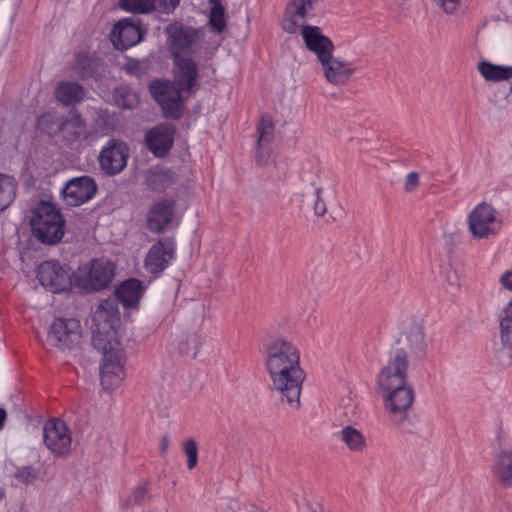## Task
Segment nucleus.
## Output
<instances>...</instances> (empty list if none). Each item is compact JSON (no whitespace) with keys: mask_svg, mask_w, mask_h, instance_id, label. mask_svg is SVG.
Returning a JSON list of instances; mask_svg holds the SVG:
<instances>
[{"mask_svg":"<svg viewBox=\"0 0 512 512\" xmlns=\"http://www.w3.org/2000/svg\"><path fill=\"white\" fill-rule=\"evenodd\" d=\"M498 281L503 289L512 292V267L510 269L505 270L499 276Z\"/></svg>","mask_w":512,"mask_h":512,"instance_id":"43","label":"nucleus"},{"mask_svg":"<svg viewBox=\"0 0 512 512\" xmlns=\"http://www.w3.org/2000/svg\"><path fill=\"white\" fill-rule=\"evenodd\" d=\"M301 35L306 47L316 54L319 61L328 57L334 50L332 41L323 35L317 26H303Z\"/></svg>","mask_w":512,"mask_h":512,"instance_id":"22","label":"nucleus"},{"mask_svg":"<svg viewBox=\"0 0 512 512\" xmlns=\"http://www.w3.org/2000/svg\"><path fill=\"white\" fill-rule=\"evenodd\" d=\"M145 32L140 21L130 17L119 20L114 25L110 37L115 48L126 50L141 42Z\"/></svg>","mask_w":512,"mask_h":512,"instance_id":"14","label":"nucleus"},{"mask_svg":"<svg viewBox=\"0 0 512 512\" xmlns=\"http://www.w3.org/2000/svg\"><path fill=\"white\" fill-rule=\"evenodd\" d=\"M212 5L221 4V0H209Z\"/></svg>","mask_w":512,"mask_h":512,"instance_id":"52","label":"nucleus"},{"mask_svg":"<svg viewBox=\"0 0 512 512\" xmlns=\"http://www.w3.org/2000/svg\"><path fill=\"white\" fill-rule=\"evenodd\" d=\"M480 75L490 82H501L512 79V66L496 65L483 60L477 64Z\"/></svg>","mask_w":512,"mask_h":512,"instance_id":"30","label":"nucleus"},{"mask_svg":"<svg viewBox=\"0 0 512 512\" xmlns=\"http://www.w3.org/2000/svg\"><path fill=\"white\" fill-rule=\"evenodd\" d=\"M92 343L94 347H103L111 340L118 339L120 314L115 299H105L100 302L92 318Z\"/></svg>","mask_w":512,"mask_h":512,"instance_id":"4","label":"nucleus"},{"mask_svg":"<svg viewBox=\"0 0 512 512\" xmlns=\"http://www.w3.org/2000/svg\"><path fill=\"white\" fill-rule=\"evenodd\" d=\"M446 281L451 290L457 291L460 287V277L456 270L450 269L446 272Z\"/></svg>","mask_w":512,"mask_h":512,"instance_id":"41","label":"nucleus"},{"mask_svg":"<svg viewBox=\"0 0 512 512\" xmlns=\"http://www.w3.org/2000/svg\"><path fill=\"white\" fill-rule=\"evenodd\" d=\"M274 134V124L271 119L262 117L258 126V148L272 141Z\"/></svg>","mask_w":512,"mask_h":512,"instance_id":"36","label":"nucleus"},{"mask_svg":"<svg viewBox=\"0 0 512 512\" xmlns=\"http://www.w3.org/2000/svg\"><path fill=\"white\" fill-rule=\"evenodd\" d=\"M150 92L161 106L165 117L177 119L181 116L184 91L173 82L155 80L150 84Z\"/></svg>","mask_w":512,"mask_h":512,"instance_id":"9","label":"nucleus"},{"mask_svg":"<svg viewBox=\"0 0 512 512\" xmlns=\"http://www.w3.org/2000/svg\"><path fill=\"white\" fill-rule=\"evenodd\" d=\"M147 228L152 233L161 234L179 225L176 217L175 202L171 199H160L153 202L146 216Z\"/></svg>","mask_w":512,"mask_h":512,"instance_id":"12","label":"nucleus"},{"mask_svg":"<svg viewBox=\"0 0 512 512\" xmlns=\"http://www.w3.org/2000/svg\"><path fill=\"white\" fill-rule=\"evenodd\" d=\"M114 277V265L106 260H92L80 266L75 274V284L86 292L107 287Z\"/></svg>","mask_w":512,"mask_h":512,"instance_id":"8","label":"nucleus"},{"mask_svg":"<svg viewBox=\"0 0 512 512\" xmlns=\"http://www.w3.org/2000/svg\"><path fill=\"white\" fill-rule=\"evenodd\" d=\"M43 442L54 456L66 457L71 452L72 434L64 421L51 419L44 425Z\"/></svg>","mask_w":512,"mask_h":512,"instance_id":"10","label":"nucleus"},{"mask_svg":"<svg viewBox=\"0 0 512 512\" xmlns=\"http://www.w3.org/2000/svg\"><path fill=\"white\" fill-rule=\"evenodd\" d=\"M435 4L446 14H456L459 10L461 0H433Z\"/></svg>","mask_w":512,"mask_h":512,"instance_id":"40","label":"nucleus"},{"mask_svg":"<svg viewBox=\"0 0 512 512\" xmlns=\"http://www.w3.org/2000/svg\"><path fill=\"white\" fill-rule=\"evenodd\" d=\"M128 155L129 149L124 142L109 140L100 151V167L108 175L118 174L126 167Z\"/></svg>","mask_w":512,"mask_h":512,"instance_id":"16","label":"nucleus"},{"mask_svg":"<svg viewBox=\"0 0 512 512\" xmlns=\"http://www.w3.org/2000/svg\"><path fill=\"white\" fill-rule=\"evenodd\" d=\"M340 406L344 409V414L351 418L356 414V405L351 398H343L340 402Z\"/></svg>","mask_w":512,"mask_h":512,"instance_id":"44","label":"nucleus"},{"mask_svg":"<svg viewBox=\"0 0 512 512\" xmlns=\"http://www.w3.org/2000/svg\"><path fill=\"white\" fill-rule=\"evenodd\" d=\"M119 6L131 13L147 14L155 9L153 0H119Z\"/></svg>","mask_w":512,"mask_h":512,"instance_id":"34","label":"nucleus"},{"mask_svg":"<svg viewBox=\"0 0 512 512\" xmlns=\"http://www.w3.org/2000/svg\"><path fill=\"white\" fill-rule=\"evenodd\" d=\"M44 473L36 467L25 465L15 468L13 478L18 484L30 485L42 480Z\"/></svg>","mask_w":512,"mask_h":512,"instance_id":"33","label":"nucleus"},{"mask_svg":"<svg viewBox=\"0 0 512 512\" xmlns=\"http://www.w3.org/2000/svg\"><path fill=\"white\" fill-rule=\"evenodd\" d=\"M167 45L172 57H186L198 52L204 45L202 29L175 22L166 26Z\"/></svg>","mask_w":512,"mask_h":512,"instance_id":"5","label":"nucleus"},{"mask_svg":"<svg viewBox=\"0 0 512 512\" xmlns=\"http://www.w3.org/2000/svg\"><path fill=\"white\" fill-rule=\"evenodd\" d=\"M467 226L473 239L484 240L499 233L502 220L491 204L481 202L468 214Z\"/></svg>","mask_w":512,"mask_h":512,"instance_id":"7","label":"nucleus"},{"mask_svg":"<svg viewBox=\"0 0 512 512\" xmlns=\"http://www.w3.org/2000/svg\"><path fill=\"white\" fill-rule=\"evenodd\" d=\"M64 218L51 202H41L33 211L30 224L34 236L42 243L54 244L64 235Z\"/></svg>","mask_w":512,"mask_h":512,"instance_id":"3","label":"nucleus"},{"mask_svg":"<svg viewBox=\"0 0 512 512\" xmlns=\"http://www.w3.org/2000/svg\"><path fill=\"white\" fill-rule=\"evenodd\" d=\"M169 444V438L167 436L162 437L160 440V450L162 453H165L168 450Z\"/></svg>","mask_w":512,"mask_h":512,"instance_id":"49","label":"nucleus"},{"mask_svg":"<svg viewBox=\"0 0 512 512\" xmlns=\"http://www.w3.org/2000/svg\"><path fill=\"white\" fill-rule=\"evenodd\" d=\"M175 128L168 123H162L149 129L145 133V144L148 150L156 157L166 156L174 143Z\"/></svg>","mask_w":512,"mask_h":512,"instance_id":"18","label":"nucleus"},{"mask_svg":"<svg viewBox=\"0 0 512 512\" xmlns=\"http://www.w3.org/2000/svg\"><path fill=\"white\" fill-rule=\"evenodd\" d=\"M16 191V180L12 176L0 173V213L14 201Z\"/></svg>","mask_w":512,"mask_h":512,"instance_id":"31","label":"nucleus"},{"mask_svg":"<svg viewBox=\"0 0 512 512\" xmlns=\"http://www.w3.org/2000/svg\"><path fill=\"white\" fill-rule=\"evenodd\" d=\"M174 60V84L180 90L191 92L196 85L198 70L195 61L190 57H172Z\"/></svg>","mask_w":512,"mask_h":512,"instance_id":"20","label":"nucleus"},{"mask_svg":"<svg viewBox=\"0 0 512 512\" xmlns=\"http://www.w3.org/2000/svg\"><path fill=\"white\" fill-rule=\"evenodd\" d=\"M175 254V242L170 238L158 240L153 244L144 259L147 272L158 275L166 269Z\"/></svg>","mask_w":512,"mask_h":512,"instance_id":"17","label":"nucleus"},{"mask_svg":"<svg viewBox=\"0 0 512 512\" xmlns=\"http://www.w3.org/2000/svg\"><path fill=\"white\" fill-rule=\"evenodd\" d=\"M491 473L502 487L512 486V450L501 448L493 455Z\"/></svg>","mask_w":512,"mask_h":512,"instance_id":"23","label":"nucleus"},{"mask_svg":"<svg viewBox=\"0 0 512 512\" xmlns=\"http://www.w3.org/2000/svg\"><path fill=\"white\" fill-rule=\"evenodd\" d=\"M160 8L165 13H170L179 5L180 0H158Z\"/></svg>","mask_w":512,"mask_h":512,"instance_id":"46","label":"nucleus"},{"mask_svg":"<svg viewBox=\"0 0 512 512\" xmlns=\"http://www.w3.org/2000/svg\"><path fill=\"white\" fill-rule=\"evenodd\" d=\"M59 131L62 137L71 143L84 140L88 137L86 124L77 113L71 112L69 116L61 122Z\"/></svg>","mask_w":512,"mask_h":512,"instance_id":"26","label":"nucleus"},{"mask_svg":"<svg viewBox=\"0 0 512 512\" xmlns=\"http://www.w3.org/2000/svg\"><path fill=\"white\" fill-rule=\"evenodd\" d=\"M418 185H419V174L416 172L408 173L406 180H405V184H404L405 191L413 192L418 187Z\"/></svg>","mask_w":512,"mask_h":512,"instance_id":"42","label":"nucleus"},{"mask_svg":"<svg viewBox=\"0 0 512 512\" xmlns=\"http://www.w3.org/2000/svg\"><path fill=\"white\" fill-rule=\"evenodd\" d=\"M319 62L326 80L333 85L347 83L355 71L351 63L334 58L332 53Z\"/></svg>","mask_w":512,"mask_h":512,"instance_id":"21","label":"nucleus"},{"mask_svg":"<svg viewBox=\"0 0 512 512\" xmlns=\"http://www.w3.org/2000/svg\"><path fill=\"white\" fill-rule=\"evenodd\" d=\"M407 370V353L403 349H396L377 378L384 410L396 427H402L409 419L414 401V391L407 381Z\"/></svg>","mask_w":512,"mask_h":512,"instance_id":"2","label":"nucleus"},{"mask_svg":"<svg viewBox=\"0 0 512 512\" xmlns=\"http://www.w3.org/2000/svg\"><path fill=\"white\" fill-rule=\"evenodd\" d=\"M82 338L80 322L74 318L55 319L48 333V341L61 350L76 347Z\"/></svg>","mask_w":512,"mask_h":512,"instance_id":"11","label":"nucleus"},{"mask_svg":"<svg viewBox=\"0 0 512 512\" xmlns=\"http://www.w3.org/2000/svg\"><path fill=\"white\" fill-rule=\"evenodd\" d=\"M336 438L345 445V447L353 453L363 452L368 442L363 432L352 425L343 426L335 434Z\"/></svg>","mask_w":512,"mask_h":512,"instance_id":"27","label":"nucleus"},{"mask_svg":"<svg viewBox=\"0 0 512 512\" xmlns=\"http://www.w3.org/2000/svg\"><path fill=\"white\" fill-rule=\"evenodd\" d=\"M97 193V184L89 176L70 179L61 190L64 202L68 206H80L90 201Z\"/></svg>","mask_w":512,"mask_h":512,"instance_id":"15","label":"nucleus"},{"mask_svg":"<svg viewBox=\"0 0 512 512\" xmlns=\"http://www.w3.org/2000/svg\"><path fill=\"white\" fill-rule=\"evenodd\" d=\"M6 411L2 408H0V429H2L4 421L6 420Z\"/></svg>","mask_w":512,"mask_h":512,"instance_id":"50","label":"nucleus"},{"mask_svg":"<svg viewBox=\"0 0 512 512\" xmlns=\"http://www.w3.org/2000/svg\"><path fill=\"white\" fill-rule=\"evenodd\" d=\"M134 66H137V63H136V62H135V63H133V64H130V63H129V64H128V66H127V69H128L129 71H132V70L134 69Z\"/></svg>","mask_w":512,"mask_h":512,"instance_id":"51","label":"nucleus"},{"mask_svg":"<svg viewBox=\"0 0 512 512\" xmlns=\"http://www.w3.org/2000/svg\"><path fill=\"white\" fill-rule=\"evenodd\" d=\"M500 338L503 348L498 351L496 360L502 368H505L512 363V354L506 351V349H512V320L503 316H500Z\"/></svg>","mask_w":512,"mask_h":512,"instance_id":"29","label":"nucleus"},{"mask_svg":"<svg viewBox=\"0 0 512 512\" xmlns=\"http://www.w3.org/2000/svg\"><path fill=\"white\" fill-rule=\"evenodd\" d=\"M501 316L506 317L512 320V298L510 301L504 306Z\"/></svg>","mask_w":512,"mask_h":512,"instance_id":"48","label":"nucleus"},{"mask_svg":"<svg viewBox=\"0 0 512 512\" xmlns=\"http://www.w3.org/2000/svg\"><path fill=\"white\" fill-rule=\"evenodd\" d=\"M123 96H124V101L119 104L122 105L124 108H132L136 105L137 97L135 94L127 91L123 94Z\"/></svg>","mask_w":512,"mask_h":512,"instance_id":"47","label":"nucleus"},{"mask_svg":"<svg viewBox=\"0 0 512 512\" xmlns=\"http://www.w3.org/2000/svg\"><path fill=\"white\" fill-rule=\"evenodd\" d=\"M37 277L40 283L49 291L59 293L70 287V271L57 261H45L37 270Z\"/></svg>","mask_w":512,"mask_h":512,"instance_id":"13","label":"nucleus"},{"mask_svg":"<svg viewBox=\"0 0 512 512\" xmlns=\"http://www.w3.org/2000/svg\"><path fill=\"white\" fill-rule=\"evenodd\" d=\"M102 350L103 358L100 364V381L102 388L113 390L120 386L125 377V353L119 340H111L103 347H96Z\"/></svg>","mask_w":512,"mask_h":512,"instance_id":"6","label":"nucleus"},{"mask_svg":"<svg viewBox=\"0 0 512 512\" xmlns=\"http://www.w3.org/2000/svg\"><path fill=\"white\" fill-rule=\"evenodd\" d=\"M172 183V178L167 170L150 169L146 173L145 184L152 191L165 190Z\"/></svg>","mask_w":512,"mask_h":512,"instance_id":"32","label":"nucleus"},{"mask_svg":"<svg viewBox=\"0 0 512 512\" xmlns=\"http://www.w3.org/2000/svg\"><path fill=\"white\" fill-rule=\"evenodd\" d=\"M182 449L187 457V468L194 469L198 463V446L195 440L187 439L182 444Z\"/></svg>","mask_w":512,"mask_h":512,"instance_id":"37","label":"nucleus"},{"mask_svg":"<svg viewBox=\"0 0 512 512\" xmlns=\"http://www.w3.org/2000/svg\"><path fill=\"white\" fill-rule=\"evenodd\" d=\"M315 193H316V200L314 203L315 214L318 216H323L326 213V205L320 196L321 189H316Z\"/></svg>","mask_w":512,"mask_h":512,"instance_id":"45","label":"nucleus"},{"mask_svg":"<svg viewBox=\"0 0 512 512\" xmlns=\"http://www.w3.org/2000/svg\"><path fill=\"white\" fill-rule=\"evenodd\" d=\"M265 366L272 390L278 393L281 402L298 408L305 379L299 349L287 340L276 339L265 348Z\"/></svg>","mask_w":512,"mask_h":512,"instance_id":"1","label":"nucleus"},{"mask_svg":"<svg viewBox=\"0 0 512 512\" xmlns=\"http://www.w3.org/2000/svg\"><path fill=\"white\" fill-rule=\"evenodd\" d=\"M312 9L311 0H290L281 20L282 29L289 34H294L300 28L302 29L303 23Z\"/></svg>","mask_w":512,"mask_h":512,"instance_id":"19","label":"nucleus"},{"mask_svg":"<svg viewBox=\"0 0 512 512\" xmlns=\"http://www.w3.org/2000/svg\"><path fill=\"white\" fill-rule=\"evenodd\" d=\"M315 0H311L312 3H314Z\"/></svg>","mask_w":512,"mask_h":512,"instance_id":"53","label":"nucleus"},{"mask_svg":"<svg viewBox=\"0 0 512 512\" xmlns=\"http://www.w3.org/2000/svg\"><path fill=\"white\" fill-rule=\"evenodd\" d=\"M90 65L91 60L87 55L78 54L73 67L74 73L81 78H86L90 75Z\"/></svg>","mask_w":512,"mask_h":512,"instance_id":"39","label":"nucleus"},{"mask_svg":"<svg viewBox=\"0 0 512 512\" xmlns=\"http://www.w3.org/2000/svg\"><path fill=\"white\" fill-rule=\"evenodd\" d=\"M404 347L407 348L411 354L420 355L425 350V334L423 326L420 323H412L405 328L401 340Z\"/></svg>","mask_w":512,"mask_h":512,"instance_id":"28","label":"nucleus"},{"mask_svg":"<svg viewBox=\"0 0 512 512\" xmlns=\"http://www.w3.org/2000/svg\"><path fill=\"white\" fill-rule=\"evenodd\" d=\"M209 26L215 33H221L226 27L225 13L222 4L212 5L209 14Z\"/></svg>","mask_w":512,"mask_h":512,"instance_id":"35","label":"nucleus"},{"mask_svg":"<svg viewBox=\"0 0 512 512\" xmlns=\"http://www.w3.org/2000/svg\"><path fill=\"white\" fill-rule=\"evenodd\" d=\"M143 293L141 281L133 278L124 281L116 289L117 299L125 308H137Z\"/></svg>","mask_w":512,"mask_h":512,"instance_id":"25","label":"nucleus"},{"mask_svg":"<svg viewBox=\"0 0 512 512\" xmlns=\"http://www.w3.org/2000/svg\"><path fill=\"white\" fill-rule=\"evenodd\" d=\"M148 488L146 485H140L133 489L130 494L123 500L124 506H134L141 504L148 498Z\"/></svg>","mask_w":512,"mask_h":512,"instance_id":"38","label":"nucleus"},{"mask_svg":"<svg viewBox=\"0 0 512 512\" xmlns=\"http://www.w3.org/2000/svg\"><path fill=\"white\" fill-rule=\"evenodd\" d=\"M55 98L64 106H73L85 98V88L71 80L61 81L55 87Z\"/></svg>","mask_w":512,"mask_h":512,"instance_id":"24","label":"nucleus"}]
</instances>
